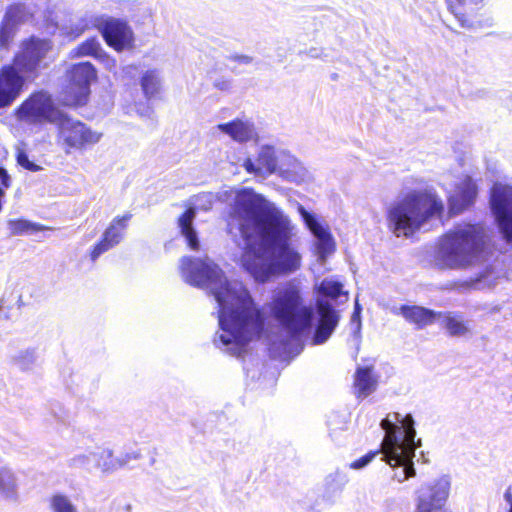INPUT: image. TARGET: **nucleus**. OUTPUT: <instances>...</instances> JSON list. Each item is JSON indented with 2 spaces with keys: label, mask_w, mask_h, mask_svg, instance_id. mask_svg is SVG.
<instances>
[{
  "label": "nucleus",
  "mask_w": 512,
  "mask_h": 512,
  "mask_svg": "<svg viewBox=\"0 0 512 512\" xmlns=\"http://www.w3.org/2000/svg\"><path fill=\"white\" fill-rule=\"evenodd\" d=\"M229 232L240 240L242 267L257 282L300 269L302 256L293 241L290 219L273 203L251 189L236 192L228 222Z\"/></svg>",
  "instance_id": "1"
},
{
  "label": "nucleus",
  "mask_w": 512,
  "mask_h": 512,
  "mask_svg": "<svg viewBox=\"0 0 512 512\" xmlns=\"http://www.w3.org/2000/svg\"><path fill=\"white\" fill-rule=\"evenodd\" d=\"M180 272L185 282L205 288L219 306L220 331L214 344L231 355L241 356L246 345L264 331V316L250 292L238 280H228L209 257H183Z\"/></svg>",
  "instance_id": "2"
},
{
  "label": "nucleus",
  "mask_w": 512,
  "mask_h": 512,
  "mask_svg": "<svg viewBox=\"0 0 512 512\" xmlns=\"http://www.w3.org/2000/svg\"><path fill=\"white\" fill-rule=\"evenodd\" d=\"M488 240L484 225L458 224L438 240L434 264L440 269H466L483 259Z\"/></svg>",
  "instance_id": "3"
},
{
  "label": "nucleus",
  "mask_w": 512,
  "mask_h": 512,
  "mask_svg": "<svg viewBox=\"0 0 512 512\" xmlns=\"http://www.w3.org/2000/svg\"><path fill=\"white\" fill-rule=\"evenodd\" d=\"M443 209L442 200L433 190H405L388 207V228L397 237H410Z\"/></svg>",
  "instance_id": "4"
},
{
  "label": "nucleus",
  "mask_w": 512,
  "mask_h": 512,
  "mask_svg": "<svg viewBox=\"0 0 512 512\" xmlns=\"http://www.w3.org/2000/svg\"><path fill=\"white\" fill-rule=\"evenodd\" d=\"M380 426L385 431V437L381 443L384 460L391 467H403L394 477L398 478L399 482L414 477L415 469L412 460L416 447L421 445V440L415 441L413 417L410 414L402 417L400 413L394 412L383 419Z\"/></svg>",
  "instance_id": "5"
},
{
  "label": "nucleus",
  "mask_w": 512,
  "mask_h": 512,
  "mask_svg": "<svg viewBox=\"0 0 512 512\" xmlns=\"http://www.w3.org/2000/svg\"><path fill=\"white\" fill-rule=\"evenodd\" d=\"M301 283L291 280L277 288L267 303L271 316L293 337L309 332L312 325L313 309L304 304Z\"/></svg>",
  "instance_id": "6"
},
{
  "label": "nucleus",
  "mask_w": 512,
  "mask_h": 512,
  "mask_svg": "<svg viewBox=\"0 0 512 512\" xmlns=\"http://www.w3.org/2000/svg\"><path fill=\"white\" fill-rule=\"evenodd\" d=\"M317 310L320 315L319 324L313 338V344H322L328 340L336 326L340 315L333 308L330 301H338L339 304L348 301V293L344 291L343 284L332 278L324 279L317 286Z\"/></svg>",
  "instance_id": "7"
},
{
  "label": "nucleus",
  "mask_w": 512,
  "mask_h": 512,
  "mask_svg": "<svg viewBox=\"0 0 512 512\" xmlns=\"http://www.w3.org/2000/svg\"><path fill=\"white\" fill-rule=\"evenodd\" d=\"M66 75L69 85L62 93L63 105H84L90 93V85L97 79L95 67L90 62H81L72 65Z\"/></svg>",
  "instance_id": "8"
},
{
  "label": "nucleus",
  "mask_w": 512,
  "mask_h": 512,
  "mask_svg": "<svg viewBox=\"0 0 512 512\" xmlns=\"http://www.w3.org/2000/svg\"><path fill=\"white\" fill-rule=\"evenodd\" d=\"M62 115L51 95L44 91L32 94L16 110L17 119L27 124H57Z\"/></svg>",
  "instance_id": "9"
},
{
  "label": "nucleus",
  "mask_w": 512,
  "mask_h": 512,
  "mask_svg": "<svg viewBox=\"0 0 512 512\" xmlns=\"http://www.w3.org/2000/svg\"><path fill=\"white\" fill-rule=\"evenodd\" d=\"M52 47V42L48 39L30 37L21 42L20 50L14 57V65L26 77H35L48 66L46 59Z\"/></svg>",
  "instance_id": "10"
},
{
  "label": "nucleus",
  "mask_w": 512,
  "mask_h": 512,
  "mask_svg": "<svg viewBox=\"0 0 512 512\" xmlns=\"http://www.w3.org/2000/svg\"><path fill=\"white\" fill-rule=\"evenodd\" d=\"M490 205L502 238L507 244L512 245V186L494 184Z\"/></svg>",
  "instance_id": "11"
},
{
  "label": "nucleus",
  "mask_w": 512,
  "mask_h": 512,
  "mask_svg": "<svg viewBox=\"0 0 512 512\" xmlns=\"http://www.w3.org/2000/svg\"><path fill=\"white\" fill-rule=\"evenodd\" d=\"M58 126L59 138L68 148L81 150L87 146L97 144L102 133L92 130L79 120L68 117L63 113L56 124Z\"/></svg>",
  "instance_id": "12"
},
{
  "label": "nucleus",
  "mask_w": 512,
  "mask_h": 512,
  "mask_svg": "<svg viewBox=\"0 0 512 512\" xmlns=\"http://www.w3.org/2000/svg\"><path fill=\"white\" fill-rule=\"evenodd\" d=\"M450 493V480L442 476L431 483L422 485L416 492L413 512H435L446 503Z\"/></svg>",
  "instance_id": "13"
},
{
  "label": "nucleus",
  "mask_w": 512,
  "mask_h": 512,
  "mask_svg": "<svg viewBox=\"0 0 512 512\" xmlns=\"http://www.w3.org/2000/svg\"><path fill=\"white\" fill-rule=\"evenodd\" d=\"M283 152V149L272 145H261L258 148L256 158L247 157L243 161L242 167L247 173L265 179L277 172Z\"/></svg>",
  "instance_id": "14"
},
{
  "label": "nucleus",
  "mask_w": 512,
  "mask_h": 512,
  "mask_svg": "<svg viewBox=\"0 0 512 512\" xmlns=\"http://www.w3.org/2000/svg\"><path fill=\"white\" fill-rule=\"evenodd\" d=\"M303 221L315 237V253L317 261L324 265L327 258L335 251V242L327 226H324L315 215L309 213L302 205L298 206Z\"/></svg>",
  "instance_id": "15"
},
{
  "label": "nucleus",
  "mask_w": 512,
  "mask_h": 512,
  "mask_svg": "<svg viewBox=\"0 0 512 512\" xmlns=\"http://www.w3.org/2000/svg\"><path fill=\"white\" fill-rule=\"evenodd\" d=\"M98 28L106 43L116 51L120 52L133 47V31L125 22L109 18L99 22Z\"/></svg>",
  "instance_id": "16"
},
{
  "label": "nucleus",
  "mask_w": 512,
  "mask_h": 512,
  "mask_svg": "<svg viewBox=\"0 0 512 512\" xmlns=\"http://www.w3.org/2000/svg\"><path fill=\"white\" fill-rule=\"evenodd\" d=\"M17 70L14 64L0 70V108L10 105L22 91L25 80Z\"/></svg>",
  "instance_id": "17"
},
{
  "label": "nucleus",
  "mask_w": 512,
  "mask_h": 512,
  "mask_svg": "<svg viewBox=\"0 0 512 512\" xmlns=\"http://www.w3.org/2000/svg\"><path fill=\"white\" fill-rule=\"evenodd\" d=\"M448 194L450 210L453 214H458L475 201L477 185L469 176H463L455 183L454 189L448 191Z\"/></svg>",
  "instance_id": "18"
},
{
  "label": "nucleus",
  "mask_w": 512,
  "mask_h": 512,
  "mask_svg": "<svg viewBox=\"0 0 512 512\" xmlns=\"http://www.w3.org/2000/svg\"><path fill=\"white\" fill-rule=\"evenodd\" d=\"M131 217L132 215L127 213L123 216L115 217L112 220L108 228L105 230L101 241L95 245L91 252L92 261H95L101 254L120 243Z\"/></svg>",
  "instance_id": "19"
},
{
  "label": "nucleus",
  "mask_w": 512,
  "mask_h": 512,
  "mask_svg": "<svg viewBox=\"0 0 512 512\" xmlns=\"http://www.w3.org/2000/svg\"><path fill=\"white\" fill-rule=\"evenodd\" d=\"M214 129L240 144L250 141L257 142L259 138L254 122L245 117L218 124Z\"/></svg>",
  "instance_id": "20"
},
{
  "label": "nucleus",
  "mask_w": 512,
  "mask_h": 512,
  "mask_svg": "<svg viewBox=\"0 0 512 512\" xmlns=\"http://www.w3.org/2000/svg\"><path fill=\"white\" fill-rule=\"evenodd\" d=\"M275 174L286 181L297 184L304 182L309 178L308 170L297 158L286 150H284L283 155L280 158L277 172Z\"/></svg>",
  "instance_id": "21"
},
{
  "label": "nucleus",
  "mask_w": 512,
  "mask_h": 512,
  "mask_svg": "<svg viewBox=\"0 0 512 512\" xmlns=\"http://www.w3.org/2000/svg\"><path fill=\"white\" fill-rule=\"evenodd\" d=\"M393 312L403 316L408 322L415 324L417 328L432 324L438 317V313L420 306L402 305L395 308Z\"/></svg>",
  "instance_id": "22"
},
{
  "label": "nucleus",
  "mask_w": 512,
  "mask_h": 512,
  "mask_svg": "<svg viewBox=\"0 0 512 512\" xmlns=\"http://www.w3.org/2000/svg\"><path fill=\"white\" fill-rule=\"evenodd\" d=\"M0 500L16 503L19 500V483L15 471L7 466L0 467Z\"/></svg>",
  "instance_id": "23"
},
{
  "label": "nucleus",
  "mask_w": 512,
  "mask_h": 512,
  "mask_svg": "<svg viewBox=\"0 0 512 512\" xmlns=\"http://www.w3.org/2000/svg\"><path fill=\"white\" fill-rule=\"evenodd\" d=\"M377 384L371 368H358L354 377V394L358 399H364L376 390Z\"/></svg>",
  "instance_id": "24"
},
{
  "label": "nucleus",
  "mask_w": 512,
  "mask_h": 512,
  "mask_svg": "<svg viewBox=\"0 0 512 512\" xmlns=\"http://www.w3.org/2000/svg\"><path fill=\"white\" fill-rule=\"evenodd\" d=\"M443 328L450 336L464 337L470 333V322L459 313H438Z\"/></svg>",
  "instance_id": "25"
},
{
  "label": "nucleus",
  "mask_w": 512,
  "mask_h": 512,
  "mask_svg": "<svg viewBox=\"0 0 512 512\" xmlns=\"http://www.w3.org/2000/svg\"><path fill=\"white\" fill-rule=\"evenodd\" d=\"M196 216L194 208L187 209L178 219L181 234L185 237L188 246L193 250L199 249V240L192 224Z\"/></svg>",
  "instance_id": "26"
},
{
  "label": "nucleus",
  "mask_w": 512,
  "mask_h": 512,
  "mask_svg": "<svg viewBox=\"0 0 512 512\" xmlns=\"http://www.w3.org/2000/svg\"><path fill=\"white\" fill-rule=\"evenodd\" d=\"M94 457V467L98 468L103 474H112L121 468L119 458L114 457L113 450L110 448L94 451Z\"/></svg>",
  "instance_id": "27"
},
{
  "label": "nucleus",
  "mask_w": 512,
  "mask_h": 512,
  "mask_svg": "<svg viewBox=\"0 0 512 512\" xmlns=\"http://www.w3.org/2000/svg\"><path fill=\"white\" fill-rule=\"evenodd\" d=\"M50 512H80L73 499L62 492L52 494L48 499Z\"/></svg>",
  "instance_id": "28"
},
{
  "label": "nucleus",
  "mask_w": 512,
  "mask_h": 512,
  "mask_svg": "<svg viewBox=\"0 0 512 512\" xmlns=\"http://www.w3.org/2000/svg\"><path fill=\"white\" fill-rule=\"evenodd\" d=\"M101 50L102 46L99 40L93 37L83 41L82 43L71 49L69 52V58L76 59L90 56L96 59Z\"/></svg>",
  "instance_id": "29"
},
{
  "label": "nucleus",
  "mask_w": 512,
  "mask_h": 512,
  "mask_svg": "<svg viewBox=\"0 0 512 512\" xmlns=\"http://www.w3.org/2000/svg\"><path fill=\"white\" fill-rule=\"evenodd\" d=\"M140 85L146 98L156 95L161 88L160 73L156 69L147 70L143 73Z\"/></svg>",
  "instance_id": "30"
},
{
  "label": "nucleus",
  "mask_w": 512,
  "mask_h": 512,
  "mask_svg": "<svg viewBox=\"0 0 512 512\" xmlns=\"http://www.w3.org/2000/svg\"><path fill=\"white\" fill-rule=\"evenodd\" d=\"M99 22L93 17H83L71 26L62 27V33L70 39L81 36L91 26H98Z\"/></svg>",
  "instance_id": "31"
},
{
  "label": "nucleus",
  "mask_w": 512,
  "mask_h": 512,
  "mask_svg": "<svg viewBox=\"0 0 512 512\" xmlns=\"http://www.w3.org/2000/svg\"><path fill=\"white\" fill-rule=\"evenodd\" d=\"M31 16L32 13L24 4H14L7 9L3 19L14 27L18 23L27 21Z\"/></svg>",
  "instance_id": "32"
},
{
  "label": "nucleus",
  "mask_w": 512,
  "mask_h": 512,
  "mask_svg": "<svg viewBox=\"0 0 512 512\" xmlns=\"http://www.w3.org/2000/svg\"><path fill=\"white\" fill-rule=\"evenodd\" d=\"M7 226L10 231V234L13 236L28 234L33 231L42 230L41 226H39L35 223H32V222H29L27 220H22V219L9 220L7 223Z\"/></svg>",
  "instance_id": "33"
},
{
  "label": "nucleus",
  "mask_w": 512,
  "mask_h": 512,
  "mask_svg": "<svg viewBox=\"0 0 512 512\" xmlns=\"http://www.w3.org/2000/svg\"><path fill=\"white\" fill-rule=\"evenodd\" d=\"M94 458V451L79 453L68 460V466L89 471L94 467Z\"/></svg>",
  "instance_id": "34"
},
{
  "label": "nucleus",
  "mask_w": 512,
  "mask_h": 512,
  "mask_svg": "<svg viewBox=\"0 0 512 512\" xmlns=\"http://www.w3.org/2000/svg\"><path fill=\"white\" fill-rule=\"evenodd\" d=\"M14 36L13 26L3 19L0 26V49L7 50Z\"/></svg>",
  "instance_id": "35"
},
{
  "label": "nucleus",
  "mask_w": 512,
  "mask_h": 512,
  "mask_svg": "<svg viewBox=\"0 0 512 512\" xmlns=\"http://www.w3.org/2000/svg\"><path fill=\"white\" fill-rule=\"evenodd\" d=\"M15 361H16L17 365H18L21 369L26 370V369L31 368V366L35 363V361H36V356H35L34 351L26 350V351H22V352H20V353L15 357Z\"/></svg>",
  "instance_id": "36"
},
{
  "label": "nucleus",
  "mask_w": 512,
  "mask_h": 512,
  "mask_svg": "<svg viewBox=\"0 0 512 512\" xmlns=\"http://www.w3.org/2000/svg\"><path fill=\"white\" fill-rule=\"evenodd\" d=\"M103 67L112 73H116L117 62L116 59L108 55L103 49L100 51L99 55L96 58Z\"/></svg>",
  "instance_id": "37"
},
{
  "label": "nucleus",
  "mask_w": 512,
  "mask_h": 512,
  "mask_svg": "<svg viewBox=\"0 0 512 512\" xmlns=\"http://www.w3.org/2000/svg\"><path fill=\"white\" fill-rule=\"evenodd\" d=\"M17 162L19 165H21L23 168L30 170V171H39L41 170V167L34 162L30 161L28 156L24 152H19L17 156Z\"/></svg>",
  "instance_id": "38"
},
{
  "label": "nucleus",
  "mask_w": 512,
  "mask_h": 512,
  "mask_svg": "<svg viewBox=\"0 0 512 512\" xmlns=\"http://www.w3.org/2000/svg\"><path fill=\"white\" fill-rule=\"evenodd\" d=\"M121 468L128 464L130 461L138 460L141 458L140 450L134 449L121 454L119 457Z\"/></svg>",
  "instance_id": "39"
},
{
  "label": "nucleus",
  "mask_w": 512,
  "mask_h": 512,
  "mask_svg": "<svg viewBox=\"0 0 512 512\" xmlns=\"http://www.w3.org/2000/svg\"><path fill=\"white\" fill-rule=\"evenodd\" d=\"M377 454H378L377 451L376 452H370V453L366 454L365 456L361 457L360 459L355 460L354 462H352L350 464V468L351 469H355V470L364 468L365 466H367L374 459V457Z\"/></svg>",
  "instance_id": "40"
},
{
  "label": "nucleus",
  "mask_w": 512,
  "mask_h": 512,
  "mask_svg": "<svg viewBox=\"0 0 512 512\" xmlns=\"http://www.w3.org/2000/svg\"><path fill=\"white\" fill-rule=\"evenodd\" d=\"M213 86L220 91H229L232 88V80L229 78H218L214 81Z\"/></svg>",
  "instance_id": "41"
},
{
  "label": "nucleus",
  "mask_w": 512,
  "mask_h": 512,
  "mask_svg": "<svg viewBox=\"0 0 512 512\" xmlns=\"http://www.w3.org/2000/svg\"><path fill=\"white\" fill-rule=\"evenodd\" d=\"M230 60H233L235 62H238L240 64H243V65H248L250 63H252V60L253 58L249 55H239V54H236V55H232L229 57Z\"/></svg>",
  "instance_id": "42"
},
{
  "label": "nucleus",
  "mask_w": 512,
  "mask_h": 512,
  "mask_svg": "<svg viewBox=\"0 0 512 512\" xmlns=\"http://www.w3.org/2000/svg\"><path fill=\"white\" fill-rule=\"evenodd\" d=\"M452 0H448L449 3H451ZM457 3L461 4V3H464L466 0H455ZM449 7L452 11L453 14H455V16L459 19L461 25L463 27H466L467 24H466V21L462 18V16H460V14L458 12L455 11L454 7L452 6V4H449Z\"/></svg>",
  "instance_id": "43"
},
{
  "label": "nucleus",
  "mask_w": 512,
  "mask_h": 512,
  "mask_svg": "<svg viewBox=\"0 0 512 512\" xmlns=\"http://www.w3.org/2000/svg\"><path fill=\"white\" fill-rule=\"evenodd\" d=\"M359 313H360V307L358 305V302H356L355 304V311L352 315V321L353 322H357V328L359 329L360 327V316H359Z\"/></svg>",
  "instance_id": "44"
},
{
  "label": "nucleus",
  "mask_w": 512,
  "mask_h": 512,
  "mask_svg": "<svg viewBox=\"0 0 512 512\" xmlns=\"http://www.w3.org/2000/svg\"><path fill=\"white\" fill-rule=\"evenodd\" d=\"M504 500L506 501V503L509 505V510L508 512H512V492H511V489L508 488L505 493H504Z\"/></svg>",
  "instance_id": "45"
},
{
  "label": "nucleus",
  "mask_w": 512,
  "mask_h": 512,
  "mask_svg": "<svg viewBox=\"0 0 512 512\" xmlns=\"http://www.w3.org/2000/svg\"><path fill=\"white\" fill-rule=\"evenodd\" d=\"M309 55L311 57H317L318 56V53H317V50L316 49H312L309 51Z\"/></svg>",
  "instance_id": "46"
},
{
  "label": "nucleus",
  "mask_w": 512,
  "mask_h": 512,
  "mask_svg": "<svg viewBox=\"0 0 512 512\" xmlns=\"http://www.w3.org/2000/svg\"><path fill=\"white\" fill-rule=\"evenodd\" d=\"M151 113V110L149 107H146L145 108V111L141 113V115H145V116H149Z\"/></svg>",
  "instance_id": "47"
},
{
  "label": "nucleus",
  "mask_w": 512,
  "mask_h": 512,
  "mask_svg": "<svg viewBox=\"0 0 512 512\" xmlns=\"http://www.w3.org/2000/svg\"><path fill=\"white\" fill-rule=\"evenodd\" d=\"M447 185H448V183H446V182L443 183V186H445L446 189H448Z\"/></svg>",
  "instance_id": "48"
}]
</instances>
